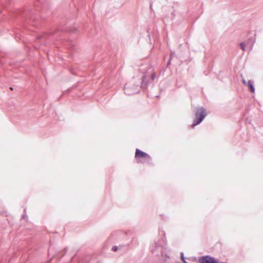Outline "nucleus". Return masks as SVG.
<instances>
[{"label": "nucleus", "mask_w": 263, "mask_h": 263, "mask_svg": "<svg viewBox=\"0 0 263 263\" xmlns=\"http://www.w3.org/2000/svg\"><path fill=\"white\" fill-rule=\"evenodd\" d=\"M148 82L149 81V79L147 78V76H144L143 78V82Z\"/></svg>", "instance_id": "obj_8"}, {"label": "nucleus", "mask_w": 263, "mask_h": 263, "mask_svg": "<svg viewBox=\"0 0 263 263\" xmlns=\"http://www.w3.org/2000/svg\"><path fill=\"white\" fill-rule=\"evenodd\" d=\"M206 116L205 110L203 107H199L195 111V118L193 120L192 126L194 128L196 125L200 124Z\"/></svg>", "instance_id": "obj_1"}, {"label": "nucleus", "mask_w": 263, "mask_h": 263, "mask_svg": "<svg viewBox=\"0 0 263 263\" xmlns=\"http://www.w3.org/2000/svg\"><path fill=\"white\" fill-rule=\"evenodd\" d=\"M112 250L114 251H116L117 250H118V247H116V246H114L112 248Z\"/></svg>", "instance_id": "obj_10"}, {"label": "nucleus", "mask_w": 263, "mask_h": 263, "mask_svg": "<svg viewBox=\"0 0 263 263\" xmlns=\"http://www.w3.org/2000/svg\"><path fill=\"white\" fill-rule=\"evenodd\" d=\"M149 74H150V77H151L150 80L151 81L154 80V79H155V76L154 73L153 71V70H151V71L149 72Z\"/></svg>", "instance_id": "obj_6"}, {"label": "nucleus", "mask_w": 263, "mask_h": 263, "mask_svg": "<svg viewBox=\"0 0 263 263\" xmlns=\"http://www.w3.org/2000/svg\"><path fill=\"white\" fill-rule=\"evenodd\" d=\"M135 157L136 158H145L148 161L151 160L150 156L147 154L146 153L142 152L141 151L136 149V154H135Z\"/></svg>", "instance_id": "obj_4"}, {"label": "nucleus", "mask_w": 263, "mask_h": 263, "mask_svg": "<svg viewBox=\"0 0 263 263\" xmlns=\"http://www.w3.org/2000/svg\"><path fill=\"white\" fill-rule=\"evenodd\" d=\"M140 82L135 85L134 82H130L126 84L124 87L125 93L128 95L136 93L139 92V87Z\"/></svg>", "instance_id": "obj_2"}, {"label": "nucleus", "mask_w": 263, "mask_h": 263, "mask_svg": "<svg viewBox=\"0 0 263 263\" xmlns=\"http://www.w3.org/2000/svg\"><path fill=\"white\" fill-rule=\"evenodd\" d=\"M247 82H247L245 79H242V83L243 84L247 86Z\"/></svg>", "instance_id": "obj_11"}, {"label": "nucleus", "mask_w": 263, "mask_h": 263, "mask_svg": "<svg viewBox=\"0 0 263 263\" xmlns=\"http://www.w3.org/2000/svg\"><path fill=\"white\" fill-rule=\"evenodd\" d=\"M240 48L242 49V50L245 51L246 50V45L244 43H241L240 44Z\"/></svg>", "instance_id": "obj_7"}, {"label": "nucleus", "mask_w": 263, "mask_h": 263, "mask_svg": "<svg viewBox=\"0 0 263 263\" xmlns=\"http://www.w3.org/2000/svg\"><path fill=\"white\" fill-rule=\"evenodd\" d=\"M200 263H219L215 258L209 255L203 256L199 258Z\"/></svg>", "instance_id": "obj_3"}, {"label": "nucleus", "mask_w": 263, "mask_h": 263, "mask_svg": "<svg viewBox=\"0 0 263 263\" xmlns=\"http://www.w3.org/2000/svg\"><path fill=\"white\" fill-rule=\"evenodd\" d=\"M247 86H248L251 90V91L253 93L255 92V88L254 87L253 83L251 81H249L247 82Z\"/></svg>", "instance_id": "obj_5"}, {"label": "nucleus", "mask_w": 263, "mask_h": 263, "mask_svg": "<svg viewBox=\"0 0 263 263\" xmlns=\"http://www.w3.org/2000/svg\"><path fill=\"white\" fill-rule=\"evenodd\" d=\"M181 259L182 260V261L184 262V263H189L187 262V261H185L184 260V256H183V253H181Z\"/></svg>", "instance_id": "obj_9"}]
</instances>
